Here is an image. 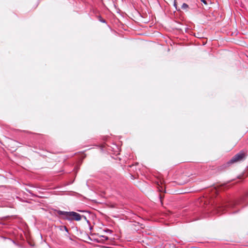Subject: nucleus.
Listing matches in <instances>:
<instances>
[{
	"mask_svg": "<svg viewBox=\"0 0 248 248\" xmlns=\"http://www.w3.org/2000/svg\"><path fill=\"white\" fill-rule=\"evenodd\" d=\"M85 217V216H81V217Z\"/></svg>",
	"mask_w": 248,
	"mask_h": 248,
	"instance_id": "9d476101",
	"label": "nucleus"
},
{
	"mask_svg": "<svg viewBox=\"0 0 248 248\" xmlns=\"http://www.w3.org/2000/svg\"><path fill=\"white\" fill-rule=\"evenodd\" d=\"M247 156V152L244 150H242L234 155L232 159L227 163V165L229 166L231 164L242 161L245 159Z\"/></svg>",
	"mask_w": 248,
	"mask_h": 248,
	"instance_id": "f03ea898",
	"label": "nucleus"
},
{
	"mask_svg": "<svg viewBox=\"0 0 248 248\" xmlns=\"http://www.w3.org/2000/svg\"><path fill=\"white\" fill-rule=\"evenodd\" d=\"M174 5L175 6H176V0H174Z\"/></svg>",
	"mask_w": 248,
	"mask_h": 248,
	"instance_id": "0eeeda50",
	"label": "nucleus"
},
{
	"mask_svg": "<svg viewBox=\"0 0 248 248\" xmlns=\"http://www.w3.org/2000/svg\"><path fill=\"white\" fill-rule=\"evenodd\" d=\"M181 8L184 10L187 11L188 8V5L186 3H184L181 6Z\"/></svg>",
	"mask_w": 248,
	"mask_h": 248,
	"instance_id": "20e7f679",
	"label": "nucleus"
},
{
	"mask_svg": "<svg viewBox=\"0 0 248 248\" xmlns=\"http://www.w3.org/2000/svg\"><path fill=\"white\" fill-rule=\"evenodd\" d=\"M217 190L215 188H213L212 190V195L215 194L217 193Z\"/></svg>",
	"mask_w": 248,
	"mask_h": 248,
	"instance_id": "39448f33",
	"label": "nucleus"
},
{
	"mask_svg": "<svg viewBox=\"0 0 248 248\" xmlns=\"http://www.w3.org/2000/svg\"><path fill=\"white\" fill-rule=\"evenodd\" d=\"M64 229H65V230L66 232H68V229H67V228L66 227H64Z\"/></svg>",
	"mask_w": 248,
	"mask_h": 248,
	"instance_id": "6e6552de",
	"label": "nucleus"
},
{
	"mask_svg": "<svg viewBox=\"0 0 248 248\" xmlns=\"http://www.w3.org/2000/svg\"><path fill=\"white\" fill-rule=\"evenodd\" d=\"M57 215L62 219L68 220L80 221L81 219V216L75 212H65L62 211H57Z\"/></svg>",
	"mask_w": 248,
	"mask_h": 248,
	"instance_id": "f257e3e1",
	"label": "nucleus"
},
{
	"mask_svg": "<svg viewBox=\"0 0 248 248\" xmlns=\"http://www.w3.org/2000/svg\"><path fill=\"white\" fill-rule=\"evenodd\" d=\"M160 199H162V198L161 195H160Z\"/></svg>",
	"mask_w": 248,
	"mask_h": 248,
	"instance_id": "1a4fd4ad",
	"label": "nucleus"
},
{
	"mask_svg": "<svg viewBox=\"0 0 248 248\" xmlns=\"http://www.w3.org/2000/svg\"><path fill=\"white\" fill-rule=\"evenodd\" d=\"M226 205H225L224 203H222L221 205H219L217 207V212L218 213H220L223 212L224 210V208L226 207Z\"/></svg>",
	"mask_w": 248,
	"mask_h": 248,
	"instance_id": "7ed1b4c3",
	"label": "nucleus"
},
{
	"mask_svg": "<svg viewBox=\"0 0 248 248\" xmlns=\"http://www.w3.org/2000/svg\"><path fill=\"white\" fill-rule=\"evenodd\" d=\"M201 1L203 2V3H204V4H207L205 0H201Z\"/></svg>",
	"mask_w": 248,
	"mask_h": 248,
	"instance_id": "423d86ee",
	"label": "nucleus"
}]
</instances>
